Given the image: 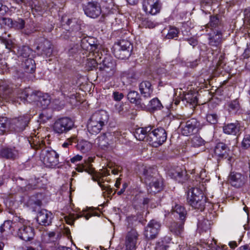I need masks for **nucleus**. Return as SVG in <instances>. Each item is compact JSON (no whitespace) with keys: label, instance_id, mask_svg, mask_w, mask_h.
I'll list each match as a JSON object with an SVG mask.
<instances>
[{"label":"nucleus","instance_id":"6e6552de","mask_svg":"<svg viewBox=\"0 0 250 250\" xmlns=\"http://www.w3.org/2000/svg\"><path fill=\"white\" fill-rule=\"evenodd\" d=\"M143 10L146 14L155 15L161 9L162 5L159 0H144L142 3Z\"/></svg>","mask_w":250,"mask_h":250},{"label":"nucleus","instance_id":"473e14b6","mask_svg":"<svg viewBox=\"0 0 250 250\" xmlns=\"http://www.w3.org/2000/svg\"><path fill=\"white\" fill-rule=\"evenodd\" d=\"M93 180L94 181H96L97 182L98 184L101 188L102 190H105V191H106L107 192V194H109L112 192V189L110 188V187L108 185H104L103 184V183H104V180L101 177H93Z\"/></svg>","mask_w":250,"mask_h":250},{"label":"nucleus","instance_id":"0e129e2a","mask_svg":"<svg viewBox=\"0 0 250 250\" xmlns=\"http://www.w3.org/2000/svg\"><path fill=\"white\" fill-rule=\"evenodd\" d=\"M127 184L126 183H124L123 185V188H122V189L119 191L118 192H117V194L119 195H121L122 194H123L126 188H127Z\"/></svg>","mask_w":250,"mask_h":250},{"label":"nucleus","instance_id":"58836bf2","mask_svg":"<svg viewBox=\"0 0 250 250\" xmlns=\"http://www.w3.org/2000/svg\"><path fill=\"white\" fill-rule=\"evenodd\" d=\"M179 31L178 30L174 27H170L168 31V33L167 34L166 38L168 39H174L178 36Z\"/></svg>","mask_w":250,"mask_h":250},{"label":"nucleus","instance_id":"e2e57ef3","mask_svg":"<svg viewBox=\"0 0 250 250\" xmlns=\"http://www.w3.org/2000/svg\"><path fill=\"white\" fill-rule=\"evenodd\" d=\"M122 167H117L111 170V173L114 175L118 174L119 171L121 170Z\"/></svg>","mask_w":250,"mask_h":250},{"label":"nucleus","instance_id":"ea45409f","mask_svg":"<svg viewBox=\"0 0 250 250\" xmlns=\"http://www.w3.org/2000/svg\"><path fill=\"white\" fill-rule=\"evenodd\" d=\"M150 107L153 109H161L162 106L160 101L157 98H154L149 102Z\"/></svg>","mask_w":250,"mask_h":250},{"label":"nucleus","instance_id":"1a4fd4ad","mask_svg":"<svg viewBox=\"0 0 250 250\" xmlns=\"http://www.w3.org/2000/svg\"><path fill=\"white\" fill-rule=\"evenodd\" d=\"M229 150L227 146L223 143H218L214 149L213 156L217 160L223 158L227 159L229 162H230L232 157L229 154Z\"/></svg>","mask_w":250,"mask_h":250},{"label":"nucleus","instance_id":"c9c22d12","mask_svg":"<svg viewBox=\"0 0 250 250\" xmlns=\"http://www.w3.org/2000/svg\"><path fill=\"white\" fill-rule=\"evenodd\" d=\"M114 46H118L120 49L128 50L130 52L131 51V43L126 40H121L118 43H115Z\"/></svg>","mask_w":250,"mask_h":250},{"label":"nucleus","instance_id":"5fc2aeb1","mask_svg":"<svg viewBox=\"0 0 250 250\" xmlns=\"http://www.w3.org/2000/svg\"><path fill=\"white\" fill-rule=\"evenodd\" d=\"M239 106V104L237 101H233L229 104V109L233 111L237 110Z\"/></svg>","mask_w":250,"mask_h":250},{"label":"nucleus","instance_id":"4468645a","mask_svg":"<svg viewBox=\"0 0 250 250\" xmlns=\"http://www.w3.org/2000/svg\"><path fill=\"white\" fill-rule=\"evenodd\" d=\"M152 128L151 125L139 127L135 130L134 136L138 140L144 141L146 139V141L149 142V135Z\"/></svg>","mask_w":250,"mask_h":250},{"label":"nucleus","instance_id":"6e6d98bb","mask_svg":"<svg viewBox=\"0 0 250 250\" xmlns=\"http://www.w3.org/2000/svg\"><path fill=\"white\" fill-rule=\"evenodd\" d=\"M51 115H47V112L45 110L42 111V113L40 114V118L43 121H45L46 120H48L50 118H51Z\"/></svg>","mask_w":250,"mask_h":250},{"label":"nucleus","instance_id":"603ef678","mask_svg":"<svg viewBox=\"0 0 250 250\" xmlns=\"http://www.w3.org/2000/svg\"><path fill=\"white\" fill-rule=\"evenodd\" d=\"M86 65L91 69H92L93 68H94L96 66H97V62L95 60L89 59L87 60Z\"/></svg>","mask_w":250,"mask_h":250},{"label":"nucleus","instance_id":"393cba45","mask_svg":"<svg viewBox=\"0 0 250 250\" xmlns=\"http://www.w3.org/2000/svg\"><path fill=\"white\" fill-rule=\"evenodd\" d=\"M76 147L78 150L82 153H85L88 152L91 149L92 144L89 142L82 140L78 142Z\"/></svg>","mask_w":250,"mask_h":250},{"label":"nucleus","instance_id":"49530a36","mask_svg":"<svg viewBox=\"0 0 250 250\" xmlns=\"http://www.w3.org/2000/svg\"><path fill=\"white\" fill-rule=\"evenodd\" d=\"M242 146L244 148H248L250 146V136L249 135H246L242 142Z\"/></svg>","mask_w":250,"mask_h":250},{"label":"nucleus","instance_id":"338daca9","mask_svg":"<svg viewBox=\"0 0 250 250\" xmlns=\"http://www.w3.org/2000/svg\"><path fill=\"white\" fill-rule=\"evenodd\" d=\"M109 174H110L109 170H108L107 169H104L101 173V175H102L101 176L104 177V176H107Z\"/></svg>","mask_w":250,"mask_h":250},{"label":"nucleus","instance_id":"7ed1b4c3","mask_svg":"<svg viewBox=\"0 0 250 250\" xmlns=\"http://www.w3.org/2000/svg\"><path fill=\"white\" fill-rule=\"evenodd\" d=\"M187 200L191 207L202 210L205 207L206 197L201 189L194 188L188 191Z\"/></svg>","mask_w":250,"mask_h":250},{"label":"nucleus","instance_id":"bf43d9fd","mask_svg":"<svg viewBox=\"0 0 250 250\" xmlns=\"http://www.w3.org/2000/svg\"><path fill=\"white\" fill-rule=\"evenodd\" d=\"M83 157L80 155H77L70 159V161L72 163H75L78 161H80L82 159Z\"/></svg>","mask_w":250,"mask_h":250},{"label":"nucleus","instance_id":"9d476101","mask_svg":"<svg viewBox=\"0 0 250 250\" xmlns=\"http://www.w3.org/2000/svg\"><path fill=\"white\" fill-rule=\"evenodd\" d=\"M199 123L195 119H191L183 123L180 125L182 134L185 136H189L197 131Z\"/></svg>","mask_w":250,"mask_h":250},{"label":"nucleus","instance_id":"680f3d73","mask_svg":"<svg viewBox=\"0 0 250 250\" xmlns=\"http://www.w3.org/2000/svg\"><path fill=\"white\" fill-rule=\"evenodd\" d=\"M116 110L120 114H122L123 110V105L121 104H116L115 106Z\"/></svg>","mask_w":250,"mask_h":250},{"label":"nucleus","instance_id":"bb28decb","mask_svg":"<svg viewBox=\"0 0 250 250\" xmlns=\"http://www.w3.org/2000/svg\"><path fill=\"white\" fill-rule=\"evenodd\" d=\"M23 67L27 73L34 72L36 68L35 61L31 58L26 59L24 61Z\"/></svg>","mask_w":250,"mask_h":250},{"label":"nucleus","instance_id":"cd10ccee","mask_svg":"<svg viewBox=\"0 0 250 250\" xmlns=\"http://www.w3.org/2000/svg\"><path fill=\"white\" fill-rule=\"evenodd\" d=\"M184 222L182 221L179 224L174 222L170 227V231L176 235H181L184 230Z\"/></svg>","mask_w":250,"mask_h":250},{"label":"nucleus","instance_id":"dca6fc26","mask_svg":"<svg viewBox=\"0 0 250 250\" xmlns=\"http://www.w3.org/2000/svg\"><path fill=\"white\" fill-rule=\"evenodd\" d=\"M30 96V99H36V98H38L37 105H40L43 109H45L50 104V99L49 96L46 94L41 95L40 93H32Z\"/></svg>","mask_w":250,"mask_h":250},{"label":"nucleus","instance_id":"69168bd1","mask_svg":"<svg viewBox=\"0 0 250 250\" xmlns=\"http://www.w3.org/2000/svg\"><path fill=\"white\" fill-rule=\"evenodd\" d=\"M188 43L192 45V46H194L197 44V41L194 39H190L188 40Z\"/></svg>","mask_w":250,"mask_h":250},{"label":"nucleus","instance_id":"20e7f679","mask_svg":"<svg viewBox=\"0 0 250 250\" xmlns=\"http://www.w3.org/2000/svg\"><path fill=\"white\" fill-rule=\"evenodd\" d=\"M28 122V118L25 117H21L11 121L6 117H0V134H3L8 131L10 127L15 128L13 125L22 129L27 125Z\"/></svg>","mask_w":250,"mask_h":250},{"label":"nucleus","instance_id":"09e8293b","mask_svg":"<svg viewBox=\"0 0 250 250\" xmlns=\"http://www.w3.org/2000/svg\"><path fill=\"white\" fill-rule=\"evenodd\" d=\"M143 174L148 178L149 176H151V174L153 173V171L155 170L154 169H152L150 167H143Z\"/></svg>","mask_w":250,"mask_h":250},{"label":"nucleus","instance_id":"f704fd0d","mask_svg":"<svg viewBox=\"0 0 250 250\" xmlns=\"http://www.w3.org/2000/svg\"><path fill=\"white\" fill-rule=\"evenodd\" d=\"M173 209L174 212H176L179 215V217L181 221H183L185 219L186 210L183 207L179 205H176Z\"/></svg>","mask_w":250,"mask_h":250},{"label":"nucleus","instance_id":"a18cd8bd","mask_svg":"<svg viewBox=\"0 0 250 250\" xmlns=\"http://www.w3.org/2000/svg\"><path fill=\"white\" fill-rule=\"evenodd\" d=\"M13 21L9 18H0V25H5V26H7L8 27L12 25Z\"/></svg>","mask_w":250,"mask_h":250},{"label":"nucleus","instance_id":"ddd939ff","mask_svg":"<svg viewBox=\"0 0 250 250\" xmlns=\"http://www.w3.org/2000/svg\"><path fill=\"white\" fill-rule=\"evenodd\" d=\"M247 180V177L236 172H232L229 175V181L231 185L236 188H240L243 186Z\"/></svg>","mask_w":250,"mask_h":250},{"label":"nucleus","instance_id":"a211bd4d","mask_svg":"<svg viewBox=\"0 0 250 250\" xmlns=\"http://www.w3.org/2000/svg\"><path fill=\"white\" fill-rule=\"evenodd\" d=\"M137 237L138 234L135 230H131L128 233L125 250H135Z\"/></svg>","mask_w":250,"mask_h":250},{"label":"nucleus","instance_id":"aec40b11","mask_svg":"<svg viewBox=\"0 0 250 250\" xmlns=\"http://www.w3.org/2000/svg\"><path fill=\"white\" fill-rule=\"evenodd\" d=\"M163 182L161 178L153 177L149 183L148 190L150 193H156L161 191L163 188Z\"/></svg>","mask_w":250,"mask_h":250},{"label":"nucleus","instance_id":"5701e85b","mask_svg":"<svg viewBox=\"0 0 250 250\" xmlns=\"http://www.w3.org/2000/svg\"><path fill=\"white\" fill-rule=\"evenodd\" d=\"M37 48L41 49L47 56H50L52 52L51 43L48 40L45 39H42V42L37 46Z\"/></svg>","mask_w":250,"mask_h":250},{"label":"nucleus","instance_id":"79ce46f5","mask_svg":"<svg viewBox=\"0 0 250 250\" xmlns=\"http://www.w3.org/2000/svg\"><path fill=\"white\" fill-rule=\"evenodd\" d=\"M206 118L207 121L211 124H215L218 121V116L215 113L208 114Z\"/></svg>","mask_w":250,"mask_h":250},{"label":"nucleus","instance_id":"2f4dec72","mask_svg":"<svg viewBox=\"0 0 250 250\" xmlns=\"http://www.w3.org/2000/svg\"><path fill=\"white\" fill-rule=\"evenodd\" d=\"M30 92V90L29 88H26L24 90H19L18 94V100L17 102H19V104H21V102L19 101V99L21 102L23 103H24L25 101H27V98L29 95Z\"/></svg>","mask_w":250,"mask_h":250},{"label":"nucleus","instance_id":"a19ab883","mask_svg":"<svg viewBox=\"0 0 250 250\" xmlns=\"http://www.w3.org/2000/svg\"><path fill=\"white\" fill-rule=\"evenodd\" d=\"M110 66H106V64L104 68V71L106 74L107 76L111 77L114 74L115 72V67L112 63L110 64Z\"/></svg>","mask_w":250,"mask_h":250},{"label":"nucleus","instance_id":"7c9ffc66","mask_svg":"<svg viewBox=\"0 0 250 250\" xmlns=\"http://www.w3.org/2000/svg\"><path fill=\"white\" fill-rule=\"evenodd\" d=\"M184 100L188 103L196 105L197 103V93L194 92H188L185 94Z\"/></svg>","mask_w":250,"mask_h":250},{"label":"nucleus","instance_id":"8fccbe9b","mask_svg":"<svg viewBox=\"0 0 250 250\" xmlns=\"http://www.w3.org/2000/svg\"><path fill=\"white\" fill-rule=\"evenodd\" d=\"M219 22V20L216 16L210 17L209 23L208 24V26H210L212 27H216Z\"/></svg>","mask_w":250,"mask_h":250},{"label":"nucleus","instance_id":"052dcab7","mask_svg":"<svg viewBox=\"0 0 250 250\" xmlns=\"http://www.w3.org/2000/svg\"><path fill=\"white\" fill-rule=\"evenodd\" d=\"M184 173L183 171H176L175 173L173 174V176L175 178H180L183 176Z\"/></svg>","mask_w":250,"mask_h":250},{"label":"nucleus","instance_id":"4be33fe9","mask_svg":"<svg viewBox=\"0 0 250 250\" xmlns=\"http://www.w3.org/2000/svg\"><path fill=\"white\" fill-rule=\"evenodd\" d=\"M222 41V33L217 31L209 34V43L213 46H218Z\"/></svg>","mask_w":250,"mask_h":250},{"label":"nucleus","instance_id":"2eb2a0df","mask_svg":"<svg viewBox=\"0 0 250 250\" xmlns=\"http://www.w3.org/2000/svg\"><path fill=\"white\" fill-rule=\"evenodd\" d=\"M53 215L46 209H42L38 212L37 216L38 222L43 226H48L51 223Z\"/></svg>","mask_w":250,"mask_h":250},{"label":"nucleus","instance_id":"72a5a7b5","mask_svg":"<svg viewBox=\"0 0 250 250\" xmlns=\"http://www.w3.org/2000/svg\"><path fill=\"white\" fill-rule=\"evenodd\" d=\"M191 144L192 146L198 147L204 145L205 141L200 136L195 135L191 139Z\"/></svg>","mask_w":250,"mask_h":250},{"label":"nucleus","instance_id":"6ab92c4d","mask_svg":"<svg viewBox=\"0 0 250 250\" xmlns=\"http://www.w3.org/2000/svg\"><path fill=\"white\" fill-rule=\"evenodd\" d=\"M139 89L141 94L145 98H150L153 91L152 85L148 81L142 82L140 84Z\"/></svg>","mask_w":250,"mask_h":250},{"label":"nucleus","instance_id":"864d4df0","mask_svg":"<svg viewBox=\"0 0 250 250\" xmlns=\"http://www.w3.org/2000/svg\"><path fill=\"white\" fill-rule=\"evenodd\" d=\"M113 99L117 101H121L124 97L123 93L115 91L113 93Z\"/></svg>","mask_w":250,"mask_h":250},{"label":"nucleus","instance_id":"f3484780","mask_svg":"<svg viewBox=\"0 0 250 250\" xmlns=\"http://www.w3.org/2000/svg\"><path fill=\"white\" fill-rule=\"evenodd\" d=\"M240 125L238 122L230 123L223 126V132L226 134L237 136L240 133Z\"/></svg>","mask_w":250,"mask_h":250},{"label":"nucleus","instance_id":"4c0bfd02","mask_svg":"<svg viewBox=\"0 0 250 250\" xmlns=\"http://www.w3.org/2000/svg\"><path fill=\"white\" fill-rule=\"evenodd\" d=\"M32 52V50L28 46H23L18 50V54L21 57L26 58L29 57Z\"/></svg>","mask_w":250,"mask_h":250},{"label":"nucleus","instance_id":"412c9836","mask_svg":"<svg viewBox=\"0 0 250 250\" xmlns=\"http://www.w3.org/2000/svg\"><path fill=\"white\" fill-rule=\"evenodd\" d=\"M113 141L111 133L103 134L98 136L96 139L97 144L102 147L107 146L110 141Z\"/></svg>","mask_w":250,"mask_h":250},{"label":"nucleus","instance_id":"13d9d810","mask_svg":"<svg viewBox=\"0 0 250 250\" xmlns=\"http://www.w3.org/2000/svg\"><path fill=\"white\" fill-rule=\"evenodd\" d=\"M166 246L164 244L163 241L159 242L157 243L155 250H166Z\"/></svg>","mask_w":250,"mask_h":250},{"label":"nucleus","instance_id":"774afa93","mask_svg":"<svg viewBox=\"0 0 250 250\" xmlns=\"http://www.w3.org/2000/svg\"><path fill=\"white\" fill-rule=\"evenodd\" d=\"M237 250H250V247L248 245H244L239 248Z\"/></svg>","mask_w":250,"mask_h":250},{"label":"nucleus","instance_id":"e433bc0d","mask_svg":"<svg viewBox=\"0 0 250 250\" xmlns=\"http://www.w3.org/2000/svg\"><path fill=\"white\" fill-rule=\"evenodd\" d=\"M67 24L71 26L72 30L74 31H79L81 30L80 23L76 19H69L67 21Z\"/></svg>","mask_w":250,"mask_h":250},{"label":"nucleus","instance_id":"f03ea898","mask_svg":"<svg viewBox=\"0 0 250 250\" xmlns=\"http://www.w3.org/2000/svg\"><path fill=\"white\" fill-rule=\"evenodd\" d=\"M16 220H18L15 227L19 237L25 241L32 240L35 235L34 229L30 226L29 222L18 217H15Z\"/></svg>","mask_w":250,"mask_h":250},{"label":"nucleus","instance_id":"b1692460","mask_svg":"<svg viewBox=\"0 0 250 250\" xmlns=\"http://www.w3.org/2000/svg\"><path fill=\"white\" fill-rule=\"evenodd\" d=\"M18 220H16L15 217L12 221L7 220L5 221L2 225L0 226V232H9L11 231V229L13 228L14 230H16L17 228L15 227V224H17Z\"/></svg>","mask_w":250,"mask_h":250},{"label":"nucleus","instance_id":"c85d7f7f","mask_svg":"<svg viewBox=\"0 0 250 250\" xmlns=\"http://www.w3.org/2000/svg\"><path fill=\"white\" fill-rule=\"evenodd\" d=\"M127 98L128 100L132 103H135L136 104H142L145 106H146L144 103H142V99H139L138 98V94L137 92L135 91H130L127 95Z\"/></svg>","mask_w":250,"mask_h":250},{"label":"nucleus","instance_id":"de8ad7c7","mask_svg":"<svg viewBox=\"0 0 250 250\" xmlns=\"http://www.w3.org/2000/svg\"><path fill=\"white\" fill-rule=\"evenodd\" d=\"M77 216H75V215H71L69 217H65V220L67 224L69 225H72L74 223V221L77 219L79 218L80 216L77 215Z\"/></svg>","mask_w":250,"mask_h":250},{"label":"nucleus","instance_id":"9b49d317","mask_svg":"<svg viewBox=\"0 0 250 250\" xmlns=\"http://www.w3.org/2000/svg\"><path fill=\"white\" fill-rule=\"evenodd\" d=\"M160 228V224L155 220H151L148 224L145 231V235L148 239H152L156 237Z\"/></svg>","mask_w":250,"mask_h":250},{"label":"nucleus","instance_id":"39448f33","mask_svg":"<svg viewBox=\"0 0 250 250\" xmlns=\"http://www.w3.org/2000/svg\"><path fill=\"white\" fill-rule=\"evenodd\" d=\"M73 121L67 117L61 118L56 120L53 125L54 132L58 134L65 133L74 126Z\"/></svg>","mask_w":250,"mask_h":250},{"label":"nucleus","instance_id":"c756f323","mask_svg":"<svg viewBox=\"0 0 250 250\" xmlns=\"http://www.w3.org/2000/svg\"><path fill=\"white\" fill-rule=\"evenodd\" d=\"M0 155L7 159H14L16 157L17 152L11 148H3L1 150Z\"/></svg>","mask_w":250,"mask_h":250},{"label":"nucleus","instance_id":"a878e982","mask_svg":"<svg viewBox=\"0 0 250 250\" xmlns=\"http://www.w3.org/2000/svg\"><path fill=\"white\" fill-rule=\"evenodd\" d=\"M118 46H113V53L115 57L120 59H124L130 55V52L128 50L120 49Z\"/></svg>","mask_w":250,"mask_h":250},{"label":"nucleus","instance_id":"37998d69","mask_svg":"<svg viewBox=\"0 0 250 250\" xmlns=\"http://www.w3.org/2000/svg\"><path fill=\"white\" fill-rule=\"evenodd\" d=\"M25 25V22L24 20L21 19H19L17 21H15L12 23V25L14 26L16 28L21 29L23 28Z\"/></svg>","mask_w":250,"mask_h":250},{"label":"nucleus","instance_id":"c03bdc74","mask_svg":"<svg viewBox=\"0 0 250 250\" xmlns=\"http://www.w3.org/2000/svg\"><path fill=\"white\" fill-rule=\"evenodd\" d=\"M76 170L78 172H82L84 171L88 172V173H92L93 172V169L90 167H86V165H82L81 166H79L77 167Z\"/></svg>","mask_w":250,"mask_h":250},{"label":"nucleus","instance_id":"423d86ee","mask_svg":"<svg viewBox=\"0 0 250 250\" xmlns=\"http://www.w3.org/2000/svg\"><path fill=\"white\" fill-rule=\"evenodd\" d=\"M149 143L155 147L161 145L167 140V133L163 128L152 129L149 135Z\"/></svg>","mask_w":250,"mask_h":250},{"label":"nucleus","instance_id":"f257e3e1","mask_svg":"<svg viewBox=\"0 0 250 250\" xmlns=\"http://www.w3.org/2000/svg\"><path fill=\"white\" fill-rule=\"evenodd\" d=\"M107 120L108 115L105 111L95 112L92 115L87 124L88 132L91 134L99 133Z\"/></svg>","mask_w":250,"mask_h":250},{"label":"nucleus","instance_id":"0eeeda50","mask_svg":"<svg viewBox=\"0 0 250 250\" xmlns=\"http://www.w3.org/2000/svg\"><path fill=\"white\" fill-rule=\"evenodd\" d=\"M40 158L43 163L47 167L56 166L59 162V155L52 149L43 150L41 154Z\"/></svg>","mask_w":250,"mask_h":250},{"label":"nucleus","instance_id":"4d7b16f0","mask_svg":"<svg viewBox=\"0 0 250 250\" xmlns=\"http://www.w3.org/2000/svg\"><path fill=\"white\" fill-rule=\"evenodd\" d=\"M206 245L208 246L207 248L208 250H224L222 248L220 247L215 248V245H216L215 242H214L213 243H211L210 244H208V243Z\"/></svg>","mask_w":250,"mask_h":250},{"label":"nucleus","instance_id":"f8f14e48","mask_svg":"<svg viewBox=\"0 0 250 250\" xmlns=\"http://www.w3.org/2000/svg\"><path fill=\"white\" fill-rule=\"evenodd\" d=\"M85 14L91 18H97L101 13V8L99 4L96 2H89L84 7Z\"/></svg>","mask_w":250,"mask_h":250},{"label":"nucleus","instance_id":"3c124183","mask_svg":"<svg viewBox=\"0 0 250 250\" xmlns=\"http://www.w3.org/2000/svg\"><path fill=\"white\" fill-rule=\"evenodd\" d=\"M1 56H0V68L3 71H5L8 68L7 63L6 62L4 59L1 58Z\"/></svg>","mask_w":250,"mask_h":250}]
</instances>
